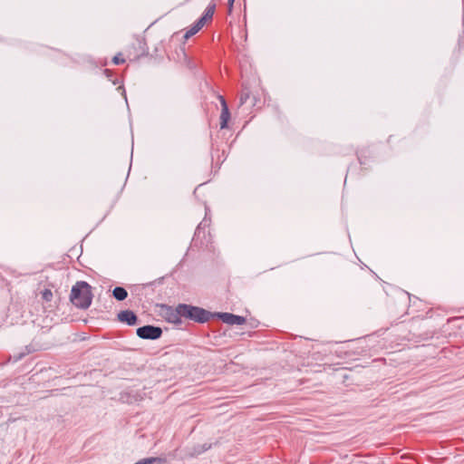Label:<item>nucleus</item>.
I'll return each instance as SVG.
<instances>
[{
  "mask_svg": "<svg viewBox=\"0 0 464 464\" xmlns=\"http://www.w3.org/2000/svg\"><path fill=\"white\" fill-rule=\"evenodd\" d=\"M113 297L118 301H123L128 296V292L121 286H116L112 291Z\"/></svg>",
  "mask_w": 464,
  "mask_h": 464,
  "instance_id": "obj_10",
  "label": "nucleus"
},
{
  "mask_svg": "<svg viewBox=\"0 0 464 464\" xmlns=\"http://www.w3.org/2000/svg\"><path fill=\"white\" fill-rule=\"evenodd\" d=\"M136 334L141 339L157 340L160 338L162 334V329L159 326L148 324L139 327L136 331Z\"/></svg>",
  "mask_w": 464,
  "mask_h": 464,
  "instance_id": "obj_3",
  "label": "nucleus"
},
{
  "mask_svg": "<svg viewBox=\"0 0 464 464\" xmlns=\"http://www.w3.org/2000/svg\"><path fill=\"white\" fill-rule=\"evenodd\" d=\"M208 449H210V444L204 443L201 445L194 446L191 450L189 451L190 456H198L202 454L203 452L207 451Z\"/></svg>",
  "mask_w": 464,
  "mask_h": 464,
  "instance_id": "obj_11",
  "label": "nucleus"
},
{
  "mask_svg": "<svg viewBox=\"0 0 464 464\" xmlns=\"http://www.w3.org/2000/svg\"><path fill=\"white\" fill-rule=\"evenodd\" d=\"M215 9H216V5L214 3H210L205 9L202 16L197 20V23L201 27H203L208 21H210L212 19L213 14L215 13Z\"/></svg>",
  "mask_w": 464,
  "mask_h": 464,
  "instance_id": "obj_9",
  "label": "nucleus"
},
{
  "mask_svg": "<svg viewBox=\"0 0 464 464\" xmlns=\"http://www.w3.org/2000/svg\"><path fill=\"white\" fill-rule=\"evenodd\" d=\"M71 302L81 309H87L92 301L91 285L85 281H78L72 288Z\"/></svg>",
  "mask_w": 464,
  "mask_h": 464,
  "instance_id": "obj_1",
  "label": "nucleus"
},
{
  "mask_svg": "<svg viewBox=\"0 0 464 464\" xmlns=\"http://www.w3.org/2000/svg\"><path fill=\"white\" fill-rule=\"evenodd\" d=\"M234 2H235V0H227V5H228V13H229V14H231V13H232V9H233Z\"/></svg>",
  "mask_w": 464,
  "mask_h": 464,
  "instance_id": "obj_17",
  "label": "nucleus"
},
{
  "mask_svg": "<svg viewBox=\"0 0 464 464\" xmlns=\"http://www.w3.org/2000/svg\"><path fill=\"white\" fill-rule=\"evenodd\" d=\"M183 312V317L195 321L197 323H206L209 321L211 317H215V313L212 314L203 308L193 306L190 304H185L180 307Z\"/></svg>",
  "mask_w": 464,
  "mask_h": 464,
  "instance_id": "obj_2",
  "label": "nucleus"
},
{
  "mask_svg": "<svg viewBox=\"0 0 464 464\" xmlns=\"http://www.w3.org/2000/svg\"><path fill=\"white\" fill-rule=\"evenodd\" d=\"M183 305V304H179L175 309L164 305L163 308V314L166 320L169 323L173 324H179L181 323V317H183V312L181 311L180 307Z\"/></svg>",
  "mask_w": 464,
  "mask_h": 464,
  "instance_id": "obj_4",
  "label": "nucleus"
},
{
  "mask_svg": "<svg viewBox=\"0 0 464 464\" xmlns=\"http://www.w3.org/2000/svg\"><path fill=\"white\" fill-rule=\"evenodd\" d=\"M208 226V220H207V217H205V218L198 226V227L196 229V232H195V235L198 236L200 234L201 229L205 228Z\"/></svg>",
  "mask_w": 464,
  "mask_h": 464,
  "instance_id": "obj_14",
  "label": "nucleus"
},
{
  "mask_svg": "<svg viewBox=\"0 0 464 464\" xmlns=\"http://www.w3.org/2000/svg\"><path fill=\"white\" fill-rule=\"evenodd\" d=\"M220 103L222 106L221 114H220V128L225 129L227 126V122L230 119L229 110L227 104L226 100L223 96H219Z\"/></svg>",
  "mask_w": 464,
  "mask_h": 464,
  "instance_id": "obj_6",
  "label": "nucleus"
},
{
  "mask_svg": "<svg viewBox=\"0 0 464 464\" xmlns=\"http://www.w3.org/2000/svg\"><path fill=\"white\" fill-rule=\"evenodd\" d=\"M123 95H124V99L127 100V96H126V93H125L124 90H123Z\"/></svg>",
  "mask_w": 464,
  "mask_h": 464,
  "instance_id": "obj_20",
  "label": "nucleus"
},
{
  "mask_svg": "<svg viewBox=\"0 0 464 464\" xmlns=\"http://www.w3.org/2000/svg\"><path fill=\"white\" fill-rule=\"evenodd\" d=\"M164 459L159 457H150L139 460L134 464H163Z\"/></svg>",
  "mask_w": 464,
  "mask_h": 464,
  "instance_id": "obj_12",
  "label": "nucleus"
},
{
  "mask_svg": "<svg viewBox=\"0 0 464 464\" xmlns=\"http://www.w3.org/2000/svg\"><path fill=\"white\" fill-rule=\"evenodd\" d=\"M215 9H216V5L214 3H210L205 9L202 16L197 20V23L201 27H203L208 21H210L212 19L213 14L215 13Z\"/></svg>",
  "mask_w": 464,
  "mask_h": 464,
  "instance_id": "obj_8",
  "label": "nucleus"
},
{
  "mask_svg": "<svg viewBox=\"0 0 464 464\" xmlns=\"http://www.w3.org/2000/svg\"><path fill=\"white\" fill-rule=\"evenodd\" d=\"M119 321L126 323L128 325H135L137 324V315L130 310H124L118 314Z\"/></svg>",
  "mask_w": 464,
  "mask_h": 464,
  "instance_id": "obj_7",
  "label": "nucleus"
},
{
  "mask_svg": "<svg viewBox=\"0 0 464 464\" xmlns=\"http://www.w3.org/2000/svg\"><path fill=\"white\" fill-rule=\"evenodd\" d=\"M202 27L196 22L186 33L184 35L185 39H188L192 35L196 34Z\"/></svg>",
  "mask_w": 464,
  "mask_h": 464,
  "instance_id": "obj_13",
  "label": "nucleus"
},
{
  "mask_svg": "<svg viewBox=\"0 0 464 464\" xmlns=\"http://www.w3.org/2000/svg\"><path fill=\"white\" fill-rule=\"evenodd\" d=\"M42 296H43V299L46 302H49L52 300V297H53V293L51 290H48V289H45L43 293H42Z\"/></svg>",
  "mask_w": 464,
  "mask_h": 464,
  "instance_id": "obj_15",
  "label": "nucleus"
},
{
  "mask_svg": "<svg viewBox=\"0 0 464 464\" xmlns=\"http://www.w3.org/2000/svg\"><path fill=\"white\" fill-rule=\"evenodd\" d=\"M112 62L115 64H121L124 63V59L121 57V54H117L113 57Z\"/></svg>",
  "mask_w": 464,
  "mask_h": 464,
  "instance_id": "obj_16",
  "label": "nucleus"
},
{
  "mask_svg": "<svg viewBox=\"0 0 464 464\" xmlns=\"http://www.w3.org/2000/svg\"><path fill=\"white\" fill-rule=\"evenodd\" d=\"M25 353H21L17 357H15V361L20 360Z\"/></svg>",
  "mask_w": 464,
  "mask_h": 464,
  "instance_id": "obj_19",
  "label": "nucleus"
},
{
  "mask_svg": "<svg viewBox=\"0 0 464 464\" xmlns=\"http://www.w3.org/2000/svg\"><path fill=\"white\" fill-rule=\"evenodd\" d=\"M215 317L221 319L223 323L229 325H241L246 322L245 317L230 313H215Z\"/></svg>",
  "mask_w": 464,
  "mask_h": 464,
  "instance_id": "obj_5",
  "label": "nucleus"
},
{
  "mask_svg": "<svg viewBox=\"0 0 464 464\" xmlns=\"http://www.w3.org/2000/svg\"><path fill=\"white\" fill-rule=\"evenodd\" d=\"M248 98V94H242L241 97H240V103L243 104L246 102V101L247 100Z\"/></svg>",
  "mask_w": 464,
  "mask_h": 464,
  "instance_id": "obj_18",
  "label": "nucleus"
}]
</instances>
